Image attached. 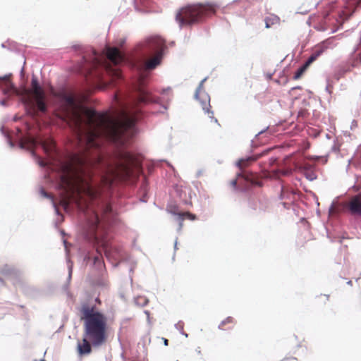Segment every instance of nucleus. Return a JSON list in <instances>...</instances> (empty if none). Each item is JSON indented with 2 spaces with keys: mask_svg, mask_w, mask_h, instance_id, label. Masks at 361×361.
Masks as SVG:
<instances>
[{
  "mask_svg": "<svg viewBox=\"0 0 361 361\" xmlns=\"http://www.w3.org/2000/svg\"><path fill=\"white\" fill-rule=\"evenodd\" d=\"M138 111L137 109L125 107L114 117L108 112L88 110L87 120L90 129L86 132L87 142L94 145L97 138L104 137L117 148L124 147L128 139L137 133L136 114Z\"/></svg>",
  "mask_w": 361,
  "mask_h": 361,
  "instance_id": "obj_1",
  "label": "nucleus"
},
{
  "mask_svg": "<svg viewBox=\"0 0 361 361\" xmlns=\"http://www.w3.org/2000/svg\"><path fill=\"white\" fill-rule=\"evenodd\" d=\"M80 312L81 320L84 321V333L90 339L93 346L102 345L106 339L107 318L94 306L82 304Z\"/></svg>",
  "mask_w": 361,
  "mask_h": 361,
  "instance_id": "obj_2",
  "label": "nucleus"
},
{
  "mask_svg": "<svg viewBox=\"0 0 361 361\" xmlns=\"http://www.w3.org/2000/svg\"><path fill=\"white\" fill-rule=\"evenodd\" d=\"M215 11V5L208 2L189 4L177 12L176 20L180 27L183 25H192L201 22L204 18L214 13Z\"/></svg>",
  "mask_w": 361,
  "mask_h": 361,
  "instance_id": "obj_3",
  "label": "nucleus"
},
{
  "mask_svg": "<svg viewBox=\"0 0 361 361\" xmlns=\"http://www.w3.org/2000/svg\"><path fill=\"white\" fill-rule=\"evenodd\" d=\"M260 156L250 155L242 157L235 162V166L239 171L236 173L235 178L231 181V185L237 192H244L251 185L262 186V183L255 179L252 173L245 169L252 163L255 162Z\"/></svg>",
  "mask_w": 361,
  "mask_h": 361,
  "instance_id": "obj_4",
  "label": "nucleus"
},
{
  "mask_svg": "<svg viewBox=\"0 0 361 361\" xmlns=\"http://www.w3.org/2000/svg\"><path fill=\"white\" fill-rule=\"evenodd\" d=\"M361 5V0H335L331 1L324 11V18L335 19L338 23H343Z\"/></svg>",
  "mask_w": 361,
  "mask_h": 361,
  "instance_id": "obj_5",
  "label": "nucleus"
},
{
  "mask_svg": "<svg viewBox=\"0 0 361 361\" xmlns=\"http://www.w3.org/2000/svg\"><path fill=\"white\" fill-rule=\"evenodd\" d=\"M164 49V44L161 39L150 38L147 40L145 47L141 50V54L145 58L154 53L157 54L146 63L147 68L154 69L161 63Z\"/></svg>",
  "mask_w": 361,
  "mask_h": 361,
  "instance_id": "obj_6",
  "label": "nucleus"
},
{
  "mask_svg": "<svg viewBox=\"0 0 361 361\" xmlns=\"http://www.w3.org/2000/svg\"><path fill=\"white\" fill-rule=\"evenodd\" d=\"M207 80V77H205L203 78L199 83L198 86L197 87L194 98L199 101L202 110L205 114H211V116H209V118H211V121H214L216 123H218V120L213 116L214 112L211 111L209 110L210 106V97L204 90H203V85L205 81Z\"/></svg>",
  "mask_w": 361,
  "mask_h": 361,
  "instance_id": "obj_7",
  "label": "nucleus"
},
{
  "mask_svg": "<svg viewBox=\"0 0 361 361\" xmlns=\"http://www.w3.org/2000/svg\"><path fill=\"white\" fill-rule=\"evenodd\" d=\"M83 63H84V68L88 73H91L94 69L98 67H104L106 68V65L104 63L101 56L99 53L92 49H90L89 50L85 52L84 56H82Z\"/></svg>",
  "mask_w": 361,
  "mask_h": 361,
  "instance_id": "obj_8",
  "label": "nucleus"
},
{
  "mask_svg": "<svg viewBox=\"0 0 361 361\" xmlns=\"http://www.w3.org/2000/svg\"><path fill=\"white\" fill-rule=\"evenodd\" d=\"M102 247L106 257L109 260H119L118 262H116L114 265V267H117L119 263L123 261V256L119 248L115 247L107 241L102 242Z\"/></svg>",
  "mask_w": 361,
  "mask_h": 361,
  "instance_id": "obj_9",
  "label": "nucleus"
},
{
  "mask_svg": "<svg viewBox=\"0 0 361 361\" xmlns=\"http://www.w3.org/2000/svg\"><path fill=\"white\" fill-rule=\"evenodd\" d=\"M135 96L133 99V103L148 104L157 103L156 98L153 97L149 90L144 87L142 85H137L135 87Z\"/></svg>",
  "mask_w": 361,
  "mask_h": 361,
  "instance_id": "obj_10",
  "label": "nucleus"
},
{
  "mask_svg": "<svg viewBox=\"0 0 361 361\" xmlns=\"http://www.w3.org/2000/svg\"><path fill=\"white\" fill-rule=\"evenodd\" d=\"M347 209L352 216L361 217V194L350 198L347 204Z\"/></svg>",
  "mask_w": 361,
  "mask_h": 361,
  "instance_id": "obj_11",
  "label": "nucleus"
},
{
  "mask_svg": "<svg viewBox=\"0 0 361 361\" xmlns=\"http://www.w3.org/2000/svg\"><path fill=\"white\" fill-rule=\"evenodd\" d=\"M104 51L106 57L114 64L121 63L126 60L125 56L116 47L106 46Z\"/></svg>",
  "mask_w": 361,
  "mask_h": 361,
  "instance_id": "obj_12",
  "label": "nucleus"
},
{
  "mask_svg": "<svg viewBox=\"0 0 361 361\" xmlns=\"http://www.w3.org/2000/svg\"><path fill=\"white\" fill-rule=\"evenodd\" d=\"M92 344L90 342V339L86 337L85 335L82 336V343H78L77 349L79 355L82 356L85 355L90 354L92 352Z\"/></svg>",
  "mask_w": 361,
  "mask_h": 361,
  "instance_id": "obj_13",
  "label": "nucleus"
},
{
  "mask_svg": "<svg viewBox=\"0 0 361 361\" xmlns=\"http://www.w3.org/2000/svg\"><path fill=\"white\" fill-rule=\"evenodd\" d=\"M97 255L92 257L93 266L99 272H102L104 269V264L103 259H102L101 252H99L98 250H97ZM90 259H92V257L90 255H86L84 259L85 261H88L90 260Z\"/></svg>",
  "mask_w": 361,
  "mask_h": 361,
  "instance_id": "obj_14",
  "label": "nucleus"
},
{
  "mask_svg": "<svg viewBox=\"0 0 361 361\" xmlns=\"http://www.w3.org/2000/svg\"><path fill=\"white\" fill-rule=\"evenodd\" d=\"M119 156L124 162L121 164V167L124 170H128V164L134 161L133 154L130 151L125 149L119 153Z\"/></svg>",
  "mask_w": 361,
  "mask_h": 361,
  "instance_id": "obj_15",
  "label": "nucleus"
},
{
  "mask_svg": "<svg viewBox=\"0 0 361 361\" xmlns=\"http://www.w3.org/2000/svg\"><path fill=\"white\" fill-rule=\"evenodd\" d=\"M32 87L33 89V93L35 96H40L44 94V92L42 89L41 85L39 83L37 78L35 76H32L31 80Z\"/></svg>",
  "mask_w": 361,
  "mask_h": 361,
  "instance_id": "obj_16",
  "label": "nucleus"
},
{
  "mask_svg": "<svg viewBox=\"0 0 361 361\" xmlns=\"http://www.w3.org/2000/svg\"><path fill=\"white\" fill-rule=\"evenodd\" d=\"M326 48V47L324 45V42L321 44H319L315 47L314 50L310 56L312 58L313 61H314L320 55L323 54Z\"/></svg>",
  "mask_w": 361,
  "mask_h": 361,
  "instance_id": "obj_17",
  "label": "nucleus"
},
{
  "mask_svg": "<svg viewBox=\"0 0 361 361\" xmlns=\"http://www.w3.org/2000/svg\"><path fill=\"white\" fill-rule=\"evenodd\" d=\"M44 94L40 96H36V106L37 109L42 112L45 113L47 111V105L44 100Z\"/></svg>",
  "mask_w": 361,
  "mask_h": 361,
  "instance_id": "obj_18",
  "label": "nucleus"
},
{
  "mask_svg": "<svg viewBox=\"0 0 361 361\" xmlns=\"http://www.w3.org/2000/svg\"><path fill=\"white\" fill-rule=\"evenodd\" d=\"M0 273L6 276L17 275L18 271L14 268L10 267L8 265H5L1 270Z\"/></svg>",
  "mask_w": 361,
  "mask_h": 361,
  "instance_id": "obj_19",
  "label": "nucleus"
},
{
  "mask_svg": "<svg viewBox=\"0 0 361 361\" xmlns=\"http://www.w3.org/2000/svg\"><path fill=\"white\" fill-rule=\"evenodd\" d=\"M166 211L169 214L173 215L174 219L178 217V216H181L184 214V212H181L178 210V207L176 205H170L167 207Z\"/></svg>",
  "mask_w": 361,
  "mask_h": 361,
  "instance_id": "obj_20",
  "label": "nucleus"
},
{
  "mask_svg": "<svg viewBox=\"0 0 361 361\" xmlns=\"http://www.w3.org/2000/svg\"><path fill=\"white\" fill-rule=\"evenodd\" d=\"M134 302L137 306L144 307L147 305L149 300L145 296H137L134 298Z\"/></svg>",
  "mask_w": 361,
  "mask_h": 361,
  "instance_id": "obj_21",
  "label": "nucleus"
},
{
  "mask_svg": "<svg viewBox=\"0 0 361 361\" xmlns=\"http://www.w3.org/2000/svg\"><path fill=\"white\" fill-rule=\"evenodd\" d=\"M314 166L312 164H310L308 162H302L301 164H299L298 165V169L302 172L304 173L305 171H308L309 170L314 169Z\"/></svg>",
  "mask_w": 361,
  "mask_h": 361,
  "instance_id": "obj_22",
  "label": "nucleus"
},
{
  "mask_svg": "<svg viewBox=\"0 0 361 361\" xmlns=\"http://www.w3.org/2000/svg\"><path fill=\"white\" fill-rule=\"evenodd\" d=\"M59 97L61 99H63L66 103H67L69 105H73L74 104V98L65 92L61 93Z\"/></svg>",
  "mask_w": 361,
  "mask_h": 361,
  "instance_id": "obj_23",
  "label": "nucleus"
},
{
  "mask_svg": "<svg viewBox=\"0 0 361 361\" xmlns=\"http://www.w3.org/2000/svg\"><path fill=\"white\" fill-rule=\"evenodd\" d=\"M303 174L305 176V178L310 181L314 180L317 178V176L316 175L315 172L314 171V169L309 170L308 171H305L303 173Z\"/></svg>",
  "mask_w": 361,
  "mask_h": 361,
  "instance_id": "obj_24",
  "label": "nucleus"
},
{
  "mask_svg": "<svg viewBox=\"0 0 361 361\" xmlns=\"http://www.w3.org/2000/svg\"><path fill=\"white\" fill-rule=\"evenodd\" d=\"M354 159L353 163L357 161V164L359 165L361 163V144L357 147L356 151L354 154Z\"/></svg>",
  "mask_w": 361,
  "mask_h": 361,
  "instance_id": "obj_25",
  "label": "nucleus"
},
{
  "mask_svg": "<svg viewBox=\"0 0 361 361\" xmlns=\"http://www.w3.org/2000/svg\"><path fill=\"white\" fill-rule=\"evenodd\" d=\"M0 131H1V134L6 138L8 145L11 148L14 147H15L14 142L13 141H11L9 134L4 130V127H1L0 128Z\"/></svg>",
  "mask_w": 361,
  "mask_h": 361,
  "instance_id": "obj_26",
  "label": "nucleus"
},
{
  "mask_svg": "<svg viewBox=\"0 0 361 361\" xmlns=\"http://www.w3.org/2000/svg\"><path fill=\"white\" fill-rule=\"evenodd\" d=\"M307 69L302 66L301 65L298 69L297 71H295V73H294V75H293V79L294 80H298L299 79L302 75L304 73V72L306 71Z\"/></svg>",
  "mask_w": 361,
  "mask_h": 361,
  "instance_id": "obj_27",
  "label": "nucleus"
},
{
  "mask_svg": "<svg viewBox=\"0 0 361 361\" xmlns=\"http://www.w3.org/2000/svg\"><path fill=\"white\" fill-rule=\"evenodd\" d=\"M185 219V214H182L181 216H178V217L175 218L174 220L178 223V226L177 228V231L180 232L182 228H183V222Z\"/></svg>",
  "mask_w": 361,
  "mask_h": 361,
  "instance_id": "obj_28",
  "label": "nucleus"
},
{
  "mask_svg": "<svg viewBox=\"0 0 361 361\" xmlns=\"http://www.w3.org/2000/svg\"><path fill=\"white\" fill-rule=\"evenodd\" d=\"M68 278H67V284L64 285V286H63V288L65 290L67 289V288L68 286V284H69V283L71 281V279L72 271H73V265H72V264H68Z\"/></svg>",
  "mask_w": 361,
  "mask_h": 361,
  "instance_id": "obj_29",
  "label": "nucleus"
},
{
  "mask_svg": "<svg viewBox=\"0 0 361 361\" xmlns=\"http://www.w3.org/2000/svg\"><path fill=\"white\" fill-rule=\"evenodd\" d=\"M40 194L44 197L51 200L52 202H54L53 197L42 188L40 189Z\"/></svg>",
  "mask_w": 361,
  "mask_h": 361,
  "instance_id": "obj_30",
  "label": "nucleus"
},
{
  "mask_svg": "<svg viewBox=\"0 0 361 361\" xmlns=\"http://www.w3.org/2000/svg\"><path fill=\"white\" fill-rule=\"evenodd\" d=\"M184 214H185V216L188 217V219L191 221H195L197 219L196 215L191 214L189 212H184Z\"/></svg>",
  "mask_w": 361,
  "mask_h": 361,
  "instance_id": "obj_31",
  "label": "nucleus"
},
{
  "mask_svg": "<svg viewBox=\"0 0 361 361\" xmlns=\"http://www.w3.org/2000/svg\"><path fill=\"white\" fill-rule=\"evenodd\" d=\"M312 62H314L312 58L309 56V58L305 61L302 66L307 69Z\"/></svg>",
  "mask_w": 361,
  "mask_h": 361,
  "instance_id": "obj_32",
  "label": "nucleus"
},
{
  "mask_svg": "<svg viewBox=\"0 0 361 361\" xmlns=\"http://www.w3.org/2000/svg\"><path fill=\"white\" fill-rule=\"evenodd\" d=\"M312 62H314L312 58L309 56V58L305 61L302 66L307 69Z\"/></svg>",
  "mask_w": 361,
  "mask_h": 361,
  "instance_id": "obj_33",
  "label": "nucleus"
},
{
  "mask_svg": "<svg viewBox=\"0 0 361 361\" xmlns=\"http://www.w3.org/2000/svg\"><path fill=\"white\" fill-rule=\"evenodd\" d=\"M343 136L348 138L350 140H352L355 137L348 130L343 131Z\"/></svg>",
  "mask_w": 361,
  "mask_h": 361,
  "instance_id": "obj_34",
  "label": "nucleus"
},
{
  "mask_svg": "<svg viewBox=\"0 0 361 361\" xmlns=\"http://www.w3.org/2000/svg\"><path fill=\"white\" fill-rule=\"evenodd\" d=\"M144 313L145 314V315L147 316V322L149 324H151V321H150V312L148 310H145L144 311Z\"/></svg>",
  "mask_w": 361,
  "mask_h": 361,
  "instance_id": "obj_35",
  "label": "nucleus"
},
{
  "mask_svg": "<svg viewBox=\"0 0 361 361\" xmlns=\"http://www.w3.org/2000/svg\"><path fill=\"white\" fill-rule=\"evenodd\" d=\"M331 85H330V84H329V80H327V85H326V86L325 90H326V92L329 94H331V90H330V89H331Z\"/></svg>",
  "mask_w": 361,
  "mask_h": 361,
  "instance_id": "obj_36",
  "label": "nucleus"
},
{
  "mask_svg": "<svg viewBox=\"0 0 361 361\" xmlns=\"http://www.w3.org/2000/svg\"><path fill=\"white\" fill-rule=\"evenodd\" d=\"M52 204H53V207H54V210H55V212L57 215H59V209L57 208L54 201L52 202Z\"/></svg>",
  "mask_w": 361,
  "mask_h": 361,
  "instance_id": "obj_37",
  "label": "nucleus"
},
{
  "mask_svg": "<svg viewBox=\"0 0 361 361\" xmlns=\"http://www.w3.org/2000/svg\"><path fill=\"white\" fill-rule=\"evenodd\" d=\"M268 128H269V127H267V128H265L264 129H263V130H260L259 132H258V133L256 134L255 137H257V136H259V135H261V134L264 133V132L268 129Z\"/></svg>",
  "mask_w": 361,
  "mask_h": 361,
  "instance_id": "obj_38",
  "label": "nucleus"
},
{
  "mask_svg": "<svg viewBox=\"0 0 361 361\" xmlns=\"http://www.w3.org/2000/svg\"><path fill=\"white\" fill-rule=\"evenodd\" d=\"M174 326H175V328H176V329L179 330L180 331H181V330H182V329H183V327L180 326V322H178V323L174 325Z\"/></svg>",
  "mask_w": 361,
  "mask_h": 361,
  "instance_id": "obj_39",
  "label": "nucleus"
},
{
  "mask_svg": "<svg viewBox=\"0 0 361 361\" xmlns=\"http://www.w3.org/2000/svg\"><path fill=\"white\" fill-rule=\"evenodd\" d=\"M357 121H355V120H353L351 123V125H350V129H353V128H355L357 127Z\"/></svg>",
  "mask_w": 361,
  "mask_h": 361,
  "instance_id": "obj_40",
  "label": "nucleus"
},
{
  "mask_svg": "<svg viewBox=\"0 0 361 361\" xmlns=\"http://www.w3.org/2000/svg\"><path fill=\"white\" fill-rule=\"evenodd\" d=\"M0 104L1 106H6L7 105V102L6 99H2L0 101Z\"/></svg>",
  "mask_w": 361,
  "mask_h": 361,
  "instance_id": "obj_41",
  "label": "nucleus"
},
{
  "mask_svg": "<svg viewBox=\"0 0 361 361\" xmlns=\"http://www.w3.org/2000/svg\"><path fill=\"white\" fill-rule=\"evenodd\" d=\"M202 172L203 171L202 169L198 170L196 173V178H199L202 175Z\"/></svg>",
  "mask_w": 361,
  "mask_h": 361,
  "instance_id": "obj_42",
  "label": "nucleus"
},
{
  "mask_svg": "<svg viewBox=\"0 0 361 361\" xmlns=\"http://www.w3.org/2000/svg\"><path fill=\"white\" fill-rule=\"evenodd\" d=\"M73 47L75 50H80L82 49L81 46L79 44L74 45Z\"/></svg>",
  "mask_w": 361,
  "mask_h": 361,
  "instance_id": "obj_43",
  "label": "nucleus"
},
{
  "mask_svg": "<svg viewBox=\"0 0 361 361\" xmlns=\"http://www.w3.org/2000/svg\"><path fill=\"white\" fill-rule=\"evenodd\" d=\"M115 76H116L118 78H121V75L120 73H118L117 71L114 72V73Z\"/></svg>",
  "mask_w": 361,
  "mask_h": 361,
  "instance_id": "obj_44",
  "label": "nucleus"
},
{
  "mask_svg": "<svg viewBox=\"0 0 361 361\" xmlns=\"http://www.w3.org/2000/svg\"><path fill=\"white\" fill-rule=\"evenodd\" d=\"M272 75H273V74H272V73H267V74L266 75V77H267V78L268 80H270V79H271Z\"/></svg>",
  "mask_w": 361,
  "mask_h": 361,
  "instance_id": "obj_45",
  "label": "nucleus"
},
{
  "mask_svg": "<svg viewBox=\"0 0 361 361\" xmlns=\"http://www.w3.org/2000/svg\"><path fill=\"white\" fill-rule=\"evenodd\" d=\"M164 345L167 346L168 345V340L166 338H162Z\"/></svg>",
  "mask_w": 361,
  "mask_h": 361,
  "instance_id": "obj_46",
  "label": "nucleus"
},
{
  "mask_svg": "<svg viewBox=\"0 0 361 361\" xmlns=\"http://www.w3.org/2000/svg\"><path fill=\"white\" fill-rule=\"evenodd\" d=\"M233 322V318L231 317H227V324Z\"/></svg>",
  "mask_w": 361,
  "mask_h": 361,
  "instance_id": "obj_47",
  "label": "nucleus"
},
{
  "mask_svg": "<svg viewBox=\"0 0 361 361\" xmlns=\"http://www.w3.org/2000/svg\"><path fill=\"white\" fill-rule=\"evenodd\" d=\"M4 280L0 277V288L4 286Z\"/></svg>",
  "mask_w": 361,
  "mask_h": 361,
  "instance_id": "obj_48",
  "label": "nucleus"
},
{
  "mask_svg": "<svg viewBox=\"0 0 361 361\" xmlns=\"http://www.w3.org/2000/svg\"><path fill=\"white\" fill-rule=\"evenodd\" d=\"M177 244H178V240H177V238L175 240V242H174V249L176 250L177 249Z\"/></svg>",
  "mask_w": 361,
  "mask_h": 361,
  "instance_id": "obj_49",
  "label": "nucleus"
},
{
  "mask_svg": "<svg viewBox=\"0 0 361 361\" xmlns=\"http://www.w3.org/2000/svg\"><path fill=\"white\" fill-rule=\"evenodd\" d=\"M225 324H226V320H223V321H221V324L219 326V329H220V328H221V325H224Z\"/></svg>",
  "mask_w": 361,
  "mask_h": 361,
  "instance_id": "obj_50",
  "label": "nucleus"
},
{
  "mask_svg": "<svg viewBox=\"0 0 361 361\" xmlns=\"http://www.w3.org/2000/svg\"><path fill=\"white\" fill-rule=\"evenodd\" d=\"M334 206V202H333V203L331 204V205L330 208H329V212H331V211H332V209H333Z\"/></svg>",
  "mask_w": 361,
  "mask_h": 361,
  "instance_id": "obj_51",
  "label": "nucleus"
},
{
  "mask_svg": "<svg viewBox=\"0 0 361 361\" xmlns=\"http://www.w3.org/2000/svg\"><path fill=\"white\" fill-rule=\"evenodd\" d=\"M7 77H8L7 75H5L4 76H0V80H4V79L6 78Z\"/></svg>",
  "mask_w": 361,
  "mask_h": 361,
  "instance_id": "obj_52",
  "label": "nucleus"
},
{
  "mask_svg": "<svg viewBox=\"0 0 361 361\" xmlns=\"http://www.w3.org/2000/svg\"><path fill=\"white\" fill-rule=\"evenodd\" d=\"M332 149H333L334 151H335V152H336V151H338V147H336V146H334V147H332Z\"/></svg>",
  "mask_w": 361,
  "mask_h": 361,
  "instance_id": "obj_53",
  "label": "nucleus"
},
{
  "mask_svg": "<svg viewBox=\"0 0 361 361\" xmlns=\"http://www.w3.org/2000/svg\"><path fill=\"white\" fill-rule=\"evenodd\" d=\"M353 188L355 189L356 191L359 190V188L356 185H353Z\"/></svg>",
  "mask_w": 361,
  "mask_h": 361,
  "instance_id": "obj_54",
  "label": "nucleus"
},
{
  "mask_svg": "<svg viewBox=\"0 0 361 361\" xmlns=\"http://www.w3.org/2000/svg\"><path fill=\"white\" fill-rule=\"evenodd\" d=\"M289 173V171H283V175H288Z\"/></svg>",
  "mask_w": 361,
  "mask_h": 361,
  "instance_id": "obj_55",
  "label": "nucleus"
},
{
  "mask_svg": "<svg viewBox=\"0 0 361 361\" xmlns=\"http://www.w3.org/2000/svg\"><path fill=\"white\" fill-rule=\"evenodd\" d=\"M353 161V159H350L348 160V166H349V165L351 164V162Z\"/></svg>",
  "mask_w": 361,
  "mask_h": 361,
  "instance_id": "obj_56",
  "label": "nucleus"
},
{
  "mask_svg": "<svg viewBox=\"0 0 361 361\" xmlns=\"http://www.w3.org/2000/svg\"><path fill=\"white\" fill-rule=\"evenodd\" d=\"M180 334H183V336H185V337H188V334H185L182 331H180Z\"/></svg>",
  "mask_w": 361,
  "mask_h": 361,
  "instance_id": "obj_57",
  "label": "nucleus"
},
{
  "mask_svg": "<svg viewBox=\"0 0 361 361\" xmlns=\"http://www.w3.org/2000/svg\"><path fill=\"white\" fill-rule=\"evenodd\" d=\"M10 85L11 89H15V87L12 83H11Z\"/></svg>",
  "mask_w": 361,
  "mask_h": 361,
  "instance_id": "obj_58",
  "label": "nucleus"
},
{
  "mask_svg": "<svg viewBox=\"0 0 361 361\" xmlns=\"http://www.w3.org/2000/svg\"><path fill=\"white\" fill-rule=\"evenodd\" d=\"M19 147H20V149H23V144H20V145H19Z\"/></svg>",
  "mask_w": 361,
  "mask_h": 361,
  "instance_id": "obj_59",
  "label": "nucleus"
},
{
  "mask_svg": "<svg viewBox=\"0 0 361 361\" xmlns=\"http://www.w3.org/2000/svg\"><path fill=\"white\" fill-rule=\"evenodd\" d=\"M136 4H137V3H136V1H135V8L136 10H138V8H137V5H136Z\"/></svg>",
  "mask_w": 361,
  "mask_h": 361,
  "instance_id": "obj_60",
  "label": "nucleus"
},
{
  "mask_svg": "<svg viewBox=\"0 0 361 361\" xmlns=\"http://www.w3.org/2000/svg\"><path fill=\"white\" fill-rule=\"evenodd\" d=\"M347 283H348V285H351V284H352V281L350 280V281H348L347 282Z\"/></svg>",
  "mask_w": 361,
  "mask_h": 361,
  "instance_id": "obj_61",
  "label": "nucleus"
},
{
  "mask_svg": "<svg viewBox=\"0 0 361 361\" xmlns=\"http://www.w3.org/2000/svg\"><path fill=\"white\" fill-rule=\"evenodd\" d=\"M129 271L130 272H133V267L130 268Z\"/></svg>",
  "mask_w": 361,
  "mask_h": 361,
  "instance_id": "obj_62",
  "label": "nucleus"
},
{
  "mask_svg": "<svg viewBox=\"0 0 361 361\" xmlns=\"http://www.w3.org/2000/svg\"><path fill=\"white\" fill-rule=\"evenodd\" d=\"M269 27H270L269 25L267 23H266V27L269 28Z\"/></svg>",
  "mask_w": 361,
  "mask_h": 361,
  "instance_id": "obj_63",
  "label": "nucleus"
},
{
  "mask_svg": "<svg viewBox=\"0 0 361 361\" xmlns=\"http://www.w3.org/2000/svg\"><path fill=\"white\" fill-rule=\"evenodd\" d=\"M39 165H40L41 166H44V164L42 162H39Z\"/></svg>",
  "mask_w": 361,
  "mask_h": 361,
  "instance_id": "obj_64",
  "label": "nucleus"
}]
</instances>
